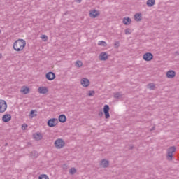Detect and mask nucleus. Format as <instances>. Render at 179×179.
Listing matches in <instances>:
<instances>
[{"label": "nucleus", "mask_w": 179, "mask_h": 179, "mask_svg": "<svg viewBox=\"0 0 179 179\" xmlns=\"http://www.w3.org/2000/svg\"><path fill=\"white\" fill-rule=\"evenodd\" d=\"M80 84L83 87H88V86H90V81L89 80V79L84 78L81 79Z\"/></svg>", "instance_id": "nucleus-8"}, {"label": "nucleus", "mask_w": 179, "mask_h": 179, "mask_svg": "<svg viewBox=\"0 0 179 179\" xmlns=\"http://www.w3.org/2000/svg\"><path fill=\"white\" fill-rule=\"evenodd\" d=\"M69 173H70V174H71V175H73V174H75L76 173V169H75V168H71V169H70V171H69Z\"/></svg>", "instance_id": "nucleus-27"}, {"label": "nucleus", "mask_w": 179, "mask_h": 179, "mask_svg": "<svg viewBox=\"0 0 179 179\" xmlns=\"http://www.w3.org/2000/svg\"><path fill=\"white\" fill-rule=\"evenodd\" d=\"M94 94V91H90V92L88 93V96L90 97H92V96H93Z\"/></svg>", "instance_id": "nucleus-32"}, {"label": "nucleus", "mask_w": 179, "mask_h": 179, "mask_svg": "<svg viewBox=\"0 0 179 179\" xmlns=\"http://www.w3.org/2000/svg\"><path fill=\"white\" fill-rule=\"evenodd\" d=\"M48 127H50V128H52L56 125H58V119H55V118L50 119L48 121Z\"/></svg>", "instance_id": "nucleus-5"}, {"label": "nucleus", "mask_w": 179, "mask_h": 179, "mask_svg": "<svg viewBox=\"0 0 179 179\" xmlns=\"http://www.w3.org/2000/svg\"><path fill=\"white\" fill-rule=\"evenodd\" d=\"M0 58H2V55L0 54Z\"/></svg>", "instance_id": "nucleus-38"}, {"label": "nucleus", "mask_w": 179, "mask_h": 179, "mask_svg": "<svg viewBox=\"0 0 179 179\" xmlns=\"http://www.w3.org/2000/svg\"><path fill=\"white\" fill-rule=\"evenodd\" d=\"M29 92H30V88L26 86L22 87L21 89V93H23V94H28Z\"/></svg>", "instance_id": "nucleus-17"}, {"label": "nucleus", "mask_w": 179, "mask_h": 179, "mask_svg": "<svg viewBox=\"0 0 179 179\" xmlns=\"http://www.w3.org/2000/svg\"><path fill=\"white\" fill-rule=\"evenodd\" d=\"M99 166H101L103 169H107V167L110 166V161L106 159H101L99 162Z\"/></svg>", "instance_id": "nucleus-6"}, {"label": "nucleus", "mask_w": 179, "mask_h": 179, "mask_svg": "<svg viewBox=\"0 0 179 179\" xmlns=\"http://www.w3.org/2000/svg\"><path fill=\"white\" fill-rule=\"evenodd\" d=\"M121 96V94L119 92H117L116 94H114L115 99H118Z\"/></svg>", "instance_id": "nucleus-31"}, {"label": "nucleus", "mask_w": 179, "mask_h": 179, "mask_svg": "<svg viewBox=\"0 0 179 179\" xmlns=\"http://www.w3.org/2000/svg\"><path fill=\"white\" fill-rule=\"evenodd\" d=\"M99 59L101 61H107V59H108V55L106 52H102L99 55Z\"/></svg>", "instance_id": "nucleus-15"}, {"label": "nucleus", "mask_w": 179, "mask_h": 179, "mask_svg": "<svg viewBox=\"0 0 179 179\" xmlns=\"http://www.w3.org/2000/svg\"><path fill=\"white\" fill-rule=\"evenodd\" d=\"M27 124H23L22 125V129L23 130V131H26V129H27Z\"/></svg>", "instance_id": "nucleus-30"}, {"label": "nucleus", "mask_w": 179, "mask_h": 179, "mask_svg": "<svg viewBox=\"0 0 179 179\" xmlns=\"http://www.w3.org/2000/svg\"><path fill=\"white\" fill-rule=\"evenodd\" d=\"M147 87H148V89H150V90H155V88L156 87L155 86V84H153V83H150V84H148V85H147Z\"/></svg>", "instance_id": "nucleus-23"}, {"label": "nucleus", "mask_w": 179, "mask_h": 179, "mask_svg": "<svg viewBox=\"0 0 179 179\" xmlns=\"http://www.w3.org/2000/svg\"><path fill=\"white\" fill-rule=\"evenodd\" d=\"M8 108V103L5 100L0 99V113H5Z\"/></svg>", "instance_id": "nucleus-4"}, {"label": "nucleus", "mask_w": 179, "mask_h": 179, "mask_svg": "<svg viewBox=\"0 0 179 179\" xmlns=\"http://www.w3.org/2000/svg\"><path fill=\"white\" fill-rule=\"evenodd\" d=\"M100 15V13L96 10H92L90 12V17L92 19H96L97 16Z\"/></svg>", "instance_id": "nucleus-10"}, {"label": "nucleus", "mask_w": 179, "mask_h": 179, "mask_svg": "<svg viewBox=\"0 0 179 179\" xmlns=\"http://www.w3.org/2000/svg\"><path fill=\"white\" fill-rule=\"evenodd\" d=\"M54 145L56 149H62L65 146V141L62 138H58L55 141Z\"/></svg>", "instance_id": "nucleus-2"}, {"label": "nucleus", "mask_w": 179, "mask_h": 179, "mask_svg": "<svg viewBox=\"0 0 179 179\" xmlns=\"http://www.w3.org/2000/svg\"><path fill=\"white\" fill-rule=\"evenodd\" d=\"M24 47H26V41L24 39H18L13 43V48L15 51H23Z\"/></svg>", "instance_id": "nucleus-1"}, {"label": "nucleus", "mask_w": 179, "mask_h": 179, "mask_svg": "<svg viewBox=\"0 0 179 179\" xmlns=\"http://www.w3.org/2000/svg\"><path fill=\"white\" fill-rule=\"evenodd\" d=\"M41 38H42V40H48V37L45 35H42Z\"/></svg>", "instance_id": "nucleus-33"}, {"label": "nucleus", "mask_w": 179, "mask_h": 179, "mask_svg": "<svg viewBox=\"0 0 179 179\" xmlns=\"http://www.w3.org/2000/svg\"><path fill=\"white\" fill-rule=\"evenodd\" d=\"M120 48V41H115L114 43V48Z\"/></svg>", "instance_id": "nucleus-29"}, {"label": "nucleus", "mask_w": 179, "mask_h": 179, "mask_svg": "<svg viewBox=\"0 0 179 179\" xmlns=\"http://www.w3.org/2000/svg\"><path fill=\"white\" fill-rule=\"evenodd\" d=\"M132 22V20L129 17H125L123 18L122 23L125 26H129L131 23Z\"/></svg>", "instance_id": "nucleus-13"}, {"label": "nucleus", "mask_w": 179, "mask_h": 179, "mask_svg": "<svg viewBox=\"0 0 179 179\" xmlns=\"http://www.w3.org/2000/svg\"><path fill=\"white\" fill-rule=\"evenodd\" d=\"M176 77V71L173 70H169L166 72V78L168 79H173V78Z\"/></svg>", "instance_id": "nucleus-12"}, {"label": "nucleus", "mask_w": 179, "mask_h": 179, "mask_svg": "<svg viewBox=\"0 0 179 179\" xmlns=\"http://www.w3.org/2000/svg\"><path fill=\"white\" fill-rule=\"evenodd\" d=\"M12 120V115L10 114H6L2 117L3 122H9Z\"/></svg>", "instance_id": "nucleus-14"}, {"label": "nucleus", "mask_w": 179, "mask_h": 179, "mask_svg": "<svg viewBox=\"0 0 179 179\" xmlns=\"http://www.w3.org/2000/svg\"><path fill=\"white\" fill-rule=\"evenodd\" d=\"M150 131H155V127H152Z\"/></svg>", "instance_id": "nucleus-37"}, {"label": "nucleus", "mask_w": 179, "mask_h": 179, "mask_svg": "<svg viewBox=\"0 0 179 179\" xmlns=\"http://www.w3.org/2000/svg\"><path fill=\"white\" fill-rule=\"evenodd\" d=\"M143 59L144 61H152L153 59V55L151 52H147L143 55Z\"/></svg>", "instance_id": "nucleus-9"}, {"label": "nucleus", "mask_w": 179, "mask_h": 179, "mask_svg": "<svg viewBox=\"0 0 179 179\" xmlns=\"http://www.w3.org/2000/svg\"><path fill=\"white\" fill-rule=\"evenodd\" d=\"M34 139H36V141H41L43 139V135L40 133H36L34 134Z\"/></svg>", "instance_id": "nucleus-18"}, {"label": "nucleus", "mask_w": 179, "mask_h": 179, "mask_svg": "<svg viewBox=\"0 0 179 179\" xmlns=\"http://www.w3.org/2000/svg\"><path fill=\"white\" fill-rule=\"evenodd\" d=\"M98 115H99V117H103V111H100Z\"/></svg>", "instance_id": "nucleus-34"}, {"label": "nucleus", "mask_w": 179, "mask_h": 179, "mask_svg": "<svg viewBox=\"0 0 179 179\" xmlns=\"http://www.w3.org/2000/svg\"><path fill=\"white\" fill-rule=\"evenodd\" d=\"M46 79H48V80H54V79H55V73L51 71L48 72L46 73Z\"/></svg>", "instance_id": "nucleus-16"}, {"label": "nucleus", "mask_w": 179, "mask_h": 179, "mask_svg": "<svg viewBox=\"0 0 179 179\" xmlns=\"http://www.w3.org/2000/svg\"><path fill=\"white\" fill-rule=\"evenodd\" d=\"M131 149H132V147H131Z\"/></svg>", "instance_id": "nucleus-39"}, {"label": "nucleus", "mask_w": 179, "mask_h": 179, "mask_svg": "<svg viewBox=\"0 0 179 179\" xmlns=\"http://www.w3.org/2000/svg\"><path fill=\"white\" fill-rule=\"evenodd\" d=\"M59 122H66V116H65V115H60L59 116Z\"/></svg>", "instance_id": "nucleus-21"}, {"label": "nucleus", "mask_w": 179, "mask_h": 179, "mask_svg": "<svg viewBox=\"0 0 179 179\" xmlns=\"http://www.w3.org/2000/svg\"><path fill=\"white\" fill-rule=\"evenodd\" d=\"M176 152V147L172 146L167 149L168 160H173V154Z\"/></svg>", "instance_id": "nucleus-3"}, {"label": "nucleus", "mask_w": 179, "mask_h": 179, "mask_svg": "<svg viewBox=\"0 0 179 179\" xmlns=\"http://www.w3.org/2000/svg\"><path fill=\"white\" fill-rule=\"evenodd\" d=\"M31 156L32 157H38V152H37L36 151H33V152H31Z\"/></svg>", "instance_id": "nucleus-26"}, {"label": "nucleus", "mask_w": 179, "mask_h": 179, "mask_svg": "<svg viewBox=\"0 0 179 179\" xmlns=\"http://www.w3.org/2000/svg\"><path fill=\"white\" fill-rule=\"evenodd\" d=\"M38 179H50V178H48V176L45 174H42L39 176Z\"/></svg>", "instance_id": "nucleus-25"}, {"label": "nucleus", "mask_w": 179, "mask_h": 179, "mask_svg": "<svg viewBox=\"0 0 179 179\" xmlns=\"http://www.w3.org/2000/svg\"><path fill=\"white\" fill-rule=\"evenodd\" d=\"M124 33L125 34L128 35V34H131V33H132V31L131 30V29L127 28L124 30Z\"/></svg>", "instance_id": "nucleus-28"}, {"label": "nucleus", "mask_w": 179, "mask_h": 179, "mask_svg": "<svg viewBox=\"0 0 179 179\" xmlns=\"http://www.w3.org/2000/svg\"><path fill=\"white\" fill-rule=\"evenodd\" d=\"M76 2H78V3H80V2H82V0H75Z\"/></svg>", "instance_id": "nucleus-35"}, {"label": "nucleus", "mask_w": 179, "mask_h": 179, "mask_svg": "<svg viewBox=\"0 0 179 179\" xmlns=\"http://www.w3.org/2000/svg\"><path fill=\"white\" fill-rule=\"evenodd\" d=\"M0 33H1V30H0Z\"/></svg>", "instance_id": "nucleus-40"}, {"label": "nucleus", "mask_w": 179, "mask_h": 179, "mask_svg": "<svg viewBox=\"0 0 179 179\" xmlns=\"http://www.w3.org/2000/svg\"><path fill=\"white\" fill-rule=\"evenodd\" d=\"M155 3H156V0H148L146 2V5L148 8H152V6H154Z\"/></svg>", "instance_id": "nucleus-19"}, {"label": "nucleus", "mask_w": 179, "mask_h": 179, "mask_svg": "<svg viewBox=\"0 0 179 179\" xmlns=\"http://www.w3.org/2000/svg\"><path fill=\"white\" fill-rule=\"evenodd\" d=\"M134 20L136 22H141L142 20V14L136 13L134 15Z\"/></svg>", "instance_id": "nucleus-20"}, {"label": "nucleus", "mask_w": 179, "mask_h": 179, "mask_svg": "<svg viewBox=\"0 0 179 179\" xmlns=\"http://www.w3.org/2000/svg\"><path fill=\"white\" fill-rule=\"evenodd\" d=\"M30 114H31V115H33V114H34V110H31V111L30 112Z\"/></svg>", "instance_id": "nucleus-36"}, {"label": "nucleus", "mask_w": 179, "mask_h": 179, "mask_svg": "<svg viewBox=\"0 0 179 179\" xmlns=\"http://www.w3.org/2000/svg\"><path fill=\"white\" fill-rule=\"evenodd\" d=\"M98 45H101L102 47H106L107 46V43L104 41H99L98 42Z\"/></svg>", "instance_id": "nucleus-22"}, {"label": "nucleus", "mask_w": 179, "mask_h": 179, "mask_svg": "<svg viewBox=\"0 0 179 179\" xmlns=\"http://www.w3.org/2000/svg\"><path fill=\"white\" fill-rule=\"evenodd\" d=\"M38 92L40 94H47V93H48V88H47V87H39Z\"/></svg>", "instance_id": "nucleus-11"}, {"label": "nucleus", "mask_w": 179, "mask_h": 179, "mask_svg": "<svg viewBox=\"0 0 179 179\" xmlns=\"http://www.w3.org/2000/svg\"><path fill=\"white\" fill-rule=\"evenodd\" d=\"M103 113L105 114V118H106V120H108V118H110V106L108 105L104 106Z\"/></svg>", "instance_id": "nucleus-7"}, {"label": "nucleus", "mask_w": 179, "mask_h": 179, "mask_svg": "<svg viewBox=\"0 0 179 179\" xmlns=\"http://www.w3.org/2000/svg\"><path fill=\"white\" fill-rule=\"evenodd\" d=\"M83 65V63H82L81 61L77 60V61L76 62V66L77 68H80Z\"/></svg>", "instance_id": "nucleus-24"}]
</instances>
